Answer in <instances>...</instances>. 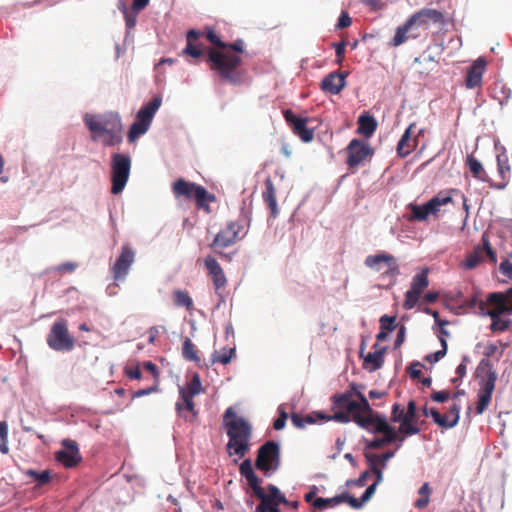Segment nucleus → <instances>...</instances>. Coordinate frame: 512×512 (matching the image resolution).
Segmentation results:
<instances>
[{
    "mask_svg": "<svg viewBox=\"0 0 512 512\" xmlns=\"http://www.w3.org/2000/svg\"><path fill=\"white\" fill-rule=\"evenodd\" d=\"M187 45L183 53L195 59L207 54V63L212 71L231 84H240L237 73L242 63L239 54L244 52L245 43L237 39L227 43L220 39L219 34H186Z\"/></svg>",
    "mask_w": 512,
    "mask_h": 512,
    "instance_id": "1",
    "label": "nucleus"
},
{
    "mask_svg": "<svg viewBox=\"0 0 512 512\" xmlns=\"http://www.w3.org/2000/svg\"><path fill=\"white\" fill-rule=\"evenodd\" d=\"M83 121L93 142H101L104 146H115L122 142L123 125L118 113H87Z\"/></svg>",
    "mask_w": 512,
    "mask_h": 512,
    "instance_id": "2",
    "label": "nucleus"
},
{
    "mask_svg": "<svg viewBox=\"0 0 512 512\" xmlns=\"http://www.w3.org/2000/svg\"><path fill=\"white\" fill-rule=\"evenodd\" d=\"M223 424L226 428L229 441L227 451L230 456L236 455L243 458L250 448L252 427L243 417L237 416L232 407L226 409L223 415Z\"/></svg>",
    "mask_w": 512,
    "mask_h": 512,
    "instance_id": "3",
    "label": "nucleus"
},
{
    "mask_svg": "<svg viewBox=\"0 0 512 512\" xmlns=\"http://www.w3.org/2000/svg\"><path fill=\"white\" fill-rule=\"evenodd\" d=\"M354 422L362 429L371 433L383 434L382 438H374L368 442L366 448L379 449L395 441H399L400 443L404 441V437L398 435L397 431L387 422L386 418L375 411L370 415H355Z\"/></svg>",
    "mask_w": 512,
    "mask_h": 512,
    "instance_id": "4",
    "label": "nucleus"
},
{
    "mask_svg": "<svg viewBox=\"0 0 512 512\" xmlns=\"http://www.w3.org/2000/svg\"><path fill=\"white\" fill-rule=\"evenodd\" d=\"M358 387L359 386L357 384H351L350 391L335 394L331 398L334 408L351 412L353 421L357 414L365 416L374 412L367 398L360 390H358Z\"/></svg>",
    "mask_w": 512,
    "mask_h": 512,
    "instance_id": "5",
    "label": "nucleus"
},
{
    "mask_svg": "<svg viewBox=\"0 0 512 512\" xmlns=\"http://www.w3.org/2000/svg\"><path fill=\"white\" fill-rule=\"evenodd\" d=\"M172 193L177 199L195 200L196 205L206 212H210L209 203L215 201V196L210 194L203 186L194 182L179 178L172 185Z\"/></svg>",
    "mask_w": 512,
    "mask_h": 512,
    "instance_id": "6",
    "label": "nucleus"
},
{
    "mask_svg": "<svg viewBox=\"0 0 512 512\" xmlns=\"http://www.w3.org/2000/svg\"><path fill=\"white\" fill-rule=\"evenodd\" d=\"M364 264L369 269L380 273L381 279L387 281L388 286H393L396 283L400 270L399 264L393 255L385 252L369 255L365 258Z\"/></svg>",
    "mask_w": 512,
    "mask_h": 512,
    "instance_id": "7",
    "label": "nucleus"
},
{
    "mask_svg": "<svg viewBox=\"0 0 512 512\" xmlns=\"http://www.w3.org/2000/svg\"><path fill=\"white\" fill-rule=\"evenodd\" d=\"M162 98L155 96L149 103L143 105L136 114V119L131 125L127 139L130 143L135 142L141 135L145 134L154 118L155 113L160 108Z\"/></svg>",
    "mask_w": 512,
    "mask_h": 512,
    "instance_id": "8",
    "label": "nucleus"
},
{
    "mask_svg": "<svg viewBox=\"0 0 512 512\" xmlns=\"http://www.w3.org/2000/svg\"><path fill=\"white\" fill-rule=\"evenodd\" d=\"M249 219L246 215L243 219L237 221H229L225 228L221 229L215 236L210 247L218 252L222 257H226L225 254L220 253L219 249L229 247L236 243L239 239L243 238L246 232H243L244 223L249 225Z\"/></svg>",
    "mask_w": 512,
    "mask_h": 512,
    "instance_id": "9",
    "label": "nucleus"
},
{
    "mask_svg": "<svg viewBox=\"0 0 512 512\" xmlns=\"http://www.w3.org/2000/svg\"><path fill=\"white\" fill-rule=\"evenodd\" d=\"M48 346L55 351H71L75 347V339L69 333L68 322L64 318L56 320L47 335Z\"/></svg>",
    "mask_w": 512,
    "mask_h": 512,
    "instance_id": "10",
    "label": "nucleus"
},
{
    "mask_svg": "<svg viewBox=\"0 0 512 512\" xmlns=\"http://www.w3.org/2000/svg\"><path fill=\"white\" fill-rule=\"evenodd\" d=\"M131 169V158L127 154L114 153L111 158V192L119 194L123 191Z\"/></svg>",
    "mask_w": 512,
    "mask_h": 512,
    "instance_id": "11",
    "label": "nucleus"
},
{
    "mask_svg": "<svg viewBox=\"0 0 512 512\" xmlns=\"http://www.w3.org/2000/svg\"><path fill=\"white\" fill-rule=\"evenodd\" d=\"M345 153L348 169L355 172L359 166L373 157L374 149L366 141L354 138L345 148Z\"/></svg>",
    "mask_w": 512,
    "mask_h": 512,
    "instance_id": "12",
    "label": "nucleus"
},
{
    "mask_svg": "<svg viewBox=\"0 0 512 512\" xmlns=\"http://www.w3.org/2000/svg\"><path fill=\"white\" fill-rule=\"evenodd\" d=\"M452 201L453 199L449 193L440 192L423 205L410 204L411 219L426 221L430 215L437 217L440 207L452 203Z\"/></svg>",
    "mask_w": 512,
    "mask_h": 512,
    "instance_id": "13",
    "label": "nucleus"
},
{
    "mask_svg": "<svg viewBox=\"0 0 512 512\" xmlns=\"http://www.w3.org/2000/svg\"><path fill=\"white\" fill-rule=\"evenodd\" d=\"M482 366L486 367L488 370L487 377L482 383L478 392V401L476 405V413L478 415H481L488 408L492 399V393L495 389V383L497 380V374L488 360L482 359L479 364V367Z\"/></svg>",
    "mask_w": 512,
    "mask_h": 512,
    "instance_id": "14",
    "label": "nucleus"
},
{
    "mask_svg": "<svg viewBox=\"0 0 512 512\" xmlns=\"http://www.w3.org/2000/svg\"><path fill=\"white\" fill-rule=\"evenodd\" d=\"M280 461V449L278 443L267 441L259 449L255 461L256 468L267 475L278 468Z\"/></svg>",
    "mask_w": 512,
    "mask_h": 512,
    "instance_id": "15",
    "label": "nucleus"
},
{
    "mask_svg": "<svg viewBox=\"0 0 512 512\" xmlns=\"http://www.w3.org/2000/svg\"><path fill=\"white\" fill-rule=\"evenodd\" d=\"M268 493L265 490L258 491L255 495L260 500L255 512H281L278 506L280 504H288L289 500L285 495L273 484L267 486Z\"/></svg>",
    "mask_w": 512,
    "mask_h": 512,
    "instance_id": "16",
    "label": "nucleus"
},
{
    "mask_svg": "<svg viewBox=\"0 0 512 512\" xmlns=\"http://www.w3.org/2000/svg\"><path fill=\"white\" fill-rule=\"evenodd\" d=\"M440 23L443 22V15L435 9H422L414 14L406 24L397 28L396 32H407L409 29L415 27L417 29H428L427 23Z\"/></svg>",
    "mask_w": 512,
    "mask_h": 512,
    "instance_id": "17",
    "label": "nucleus"
},
{
    "mask_svg": "<svg viewBox=\"0 0 512 512\" xmlns=\"http://www.w3.org/2000/svg\"><path fill=\"white\" fill-rule=\"evenodd\" d=\"M429 285L428 269L416 274L411 282L410 289L405 293L403 307L406 310L412 309L419 300L420 295Z\"/></svg>",
    "mask_w": 512,
    "mask_h": 512,
    "instance_id": "18",
    "label": "nucleus"
},
{
    "mask_svg": "<svg viewBox=\"0 0 512 512\" xmlns=\"http://www.w3.org/2000/svg\"><path fill=\"white\" fill-rule=\"evenodd\" d=\"M135 260V252L129 245H123L119 257L110 267V272L115 281L123 280L127 276L131 265Z\"/></svg>",
    "mask_w": 512,
    "mask_h": 512,
    "instance_id": "19",
    "label": "nucleus"
},
{
    "mask_svg": "<svg viewBox=\"0 0 512 512\" xmlns=\"http://www.w3.org/2000/svg\"><path fill=\"white\" fill-rule=\"evenodd\" d=\"M284 118L291 126L293 133L303 142H311L314 138V129L307 127L308 118L296 116L290 109L284 111Z\"/></svg>",
    "mask_w": 512,
    "mask_h": 512,
    "instance_id": "20",
    "label": "nucleus"
},
{
    "mask_svg": "<svg viewBox=\"0 0 512 512\" xmlns=\"http://www.w3.org/2000/svg\"><path fill=\"white\" fill-rule=\"evenodd\" d=\"M485 255L488 256L493 263H496V254L488 240L483 237V246L475 247L474 250L466 256L465 260L462 261L461 265L468 270L474 269L484 260Z\"/></svg>",
    "mask_w": 512,
    "mask_h": 512,
    "instance_id": "21",
    "label": "nucleus"
},
{
    "mask_svg": "<svg viewBox=\"0 0 512 512\" xmlns=\"http://www.w3.org/2000/svg\"><path fill=\"white\" fill-rule=\"evenodd\" d=\"M63 449L56 452V460L66 468H72L79 464L82 457L79 453L76 442L72 440H63Z\"/></svg>",
    "mask_w": 512,
    "mask_h": 512,
    "instance_id": "22",
    "label": "nucleus"
},
{
    "mask_svg": "<svg viewBox=\"0 0 512 512\" xmlns=\"http://www.w3.org/2000/svg\"><path fill=\"white\" fill-rule=\"evenodd\" d=\"M507 302H509L507 295L501 292L490 293L487 297V304H490L494 307L485 311L486 304L481 302L480 310L483 314L488 315L490 318H498L502 314H508Z\"/></svg>",
    "mask_w": 512,
    "mask_h": 512,
    "instance_id": "23",
    "label": "nucleus"
},
{
    "mask_svg": "<svg viewBox=\"0 0 512 512\" xmlns=\"http://www.w3.org/2000/svg\"><path fill=\"white\" fill-rule=\"evenodd\" d=\"M204 265L211 277L216 294H220L227 285V278L222 267L212 256H207L204 259Z\"/></svg>",
    "mask_w": 512,
    "mask_h": 512,
    "instance_id": "24",
    "label": "nucleus"
},
{
    "mask_svg": "<svg viewBox=\"0 0 512 512\" xmlns=\"http://www.w3.org/2000/svg\"><path fill=\"white\" fill-rule=\"evenodd\" d=\"M391 421L394 423H400L397 433L404 438L405 436H412L420 432V428L417 425H411L407 423V417H405V409L398 403L392 406Z\"/></svg>",
    "mask_w": 512,
    "mask_h": 512,
    "instance_id": "25",
    "label": "nucleus"
},
{
    "mask_svg": "<svg viewBox=\"0 0 512 512\" xmlns=\"http://www.w3.org/2000/svg\"><path fill=\"white\" fill-rule=\"evenodd\" d=\"M487 61L484 57L477 58L467 69L465 77V86L468 89H474L482 85V77L486 70Z\"/></svg>",
    "mask_w": 512,
    "mask_h": 512,
    "instance_id": "26",
    "label": "nucleus"
},
{
    "mask_svg": "<svg viewBox=\"0 0 512 512\" xmlns=\"http://www.w3.org/2000/svg\"><path fill=\"white\" fill-rule=\"evenodd\" d=\"M347 73L331 72L321 81V90L325 93L337 95L346 86Z\"/></svg>",
    "mask_w": 512,
    "mask_h": 512,
    "instance_id": "27",
    "label": "nucleus"
},
{
    "mask_svg": "<svg viewBox=\"0 0 512 512\" xmlns=\"http://www.w3.org/2000/svg\"><path fill=\"white\" fill-rule=\"evenodd\" d=\"M149 0H133L131 7L122 4L121 11L124 15L127 29H132L137 20V14L148 5Z\"/></svg>",
    "mask_w": 512,
    "mask_h": 512,
    "instance_id": "28",
    "label": "nucleus"
},
{
    "mask_svg": "<svg viewBox=\"0 0 512 512\" xmlns=\"http://www.w3.org/2000/svg\"><path fill=\"white\" fill-rule=\"evenodd\" d=\"M239 470H240V474L245 477L248 485L251 487V489L253 490V495H257L258 494V491H262L264 490L261 486H260V483H261V480L259 479V477L255 474L254 470H253V467H252V463H251V460L250 459H245L241 464H240V467H239Z\"/></svg>",
    "mask_w": 512,
    "mask_h": 512,
    "instance_id": "29",
    "label": "nucleus"
},
{
    "mask_svg": "<svg viewBox=\"0 0 512 512\" xmlns=\"http://www.w3.org/2000/svg\"><path fill=\"white\" fill-rule=\"evenodd\" d=\"M181 401H178L175 405L176 411L180 417L185 420L193 421L198 412L195 409L193 398L187 397L186 395L180 396Z\"/></svg>",
    "mask_w": 512,
    "mask_h": 512,
    "instance_id": "30",
    "label": "nucleus"
},
{
    "mask_svg": "<svg viewBox=\"0 0 512 512\" xmlns=\"http://www.w3.org/2000/svg\"><path fill=\"white\" fill-rule=\"evenodd\" d=\"M415 124L409 125L397 144V153L401 158L408 156L417 146V139H411V131Z\"/></svg>",
    "mask_w": 512,
    "mask_h": 512,
    "instance_id": "31",
    "label": "nucleus"
},
{
    "mask_svg": "<svg viewBox=\"0 0 512 512\" xmlns=\"http://www.w3.org/2000/svg\"><path fill=\"white\" fill-rule=\"evenodd\" d=\"M497 166H498V172L502 179V182L496 185H492L493 187L497 189H503L506 187L508 183V178L510 174V165L508 163V156L505 152L500 153L497 156Z\"/></svg>",
    "mask_w": 512,
    "mask_h": 512,
    "instance_id": "32",
    "label": "nucleus"
},
{
    "mask_svg": "<svg viewBox=\"0 0 512 512\" xmlns=\"http://www.w3.org/2000/svg\"><path fill=\"white\" fill-rule=\"evenodd\" d=\"M263 199L265 203L268 205L271 211V215L276 217L278 214V206L276 200V192L274 188V184L270 178L265 180V190L263 192Z\"/></svg>",
    "mask_w": 512,
    "mask_h": 512,
    "instance_id": "33",
    "label": "nucleus"
},
{
    "mask_svg": "<svg viewBox=\"0 0 512 512\" xmlns=\"http://www.w3.org/2000/svg\"><path fill=\"white\" fill-rule=\"evenodd\" d=\"M377 129L376 120L369 115H361L358 118V128L357 133L365 136L366 138H370Z\"/></svg>",
    "mask_w": 512,
    "mask_h": 512,
    "instance_id": "34",
    "label": "nucleus"
},
{
    "mask_svg": "<svg viewBox=\"0 0 512 512\" xmlns=\"http://www.w3.org/2000/svg\"><path fill=\"white\" fill-rule=\"evenodd\" d=\"M202 392V383L198 373L192 375L191 380L186 384L185 387L179 388L180 396L186 395L187 397L194 398V396Z\"/></svg>",
    "mask_w": 512,
    "mask_h": 512,
    "instance_id": "35",
    "label": "nucleus"
},
{
    "mask_svg": "<svg viewBox=\"0 0 512 512\" xmlns=\"http://www.w3.org/2000/svg\"><path fill=\"white\" fill-rule=\"evenodd\" d=\"M384 362V350L369 352L364 357L363 367L370 372L380 369Z\"/></svg>",
    "mask_w": 512,
    "mask_h": 512,
    "instance_id": "36",
    "label": "nucleus"
},
{
    "mask_svg": "<svg viewBox=\"0 0 512 512\" xmlns=\"http://www.w3.org/2000/svg\"><path fill=\"white\" fill-rule=\"evenodd\" d=\"M466 163L472 173V175L481 180V181H488L487 174L481 164L480 161H478L473 155H468Z\"/></svg>",
    "mask_w": 512,
    "mask_h": 512,
    "instance_id": "37",
    "label": "nucleus"
},
{
    "mask_svg": "<svg viewBox=\"0 0 512 512\" xmlns=\"http://www.w3.org/2000/svg\"><path fill=\"white\" fill-rule=\"evenodd\" d=\"M174 304L177 307H185L187 311H192L194 304L193 299L191 298L188 291L185 290H175L173 292Z\"/></svg>",
    "mask_w": 512,
    "mask_h": 512,
    "instance_id": "38",
    "label": "nucleus"
},
{
    "mask_svg": "<svg viewBox=\"0 0 512 512\" xmlns=\"http://www.w3.org/2000/svg\"><path fill=\"white\" fill-rule=\"evenodd\" d=\"M431 493L432 489L430 484L425 482L418 490L419 498L414 502V507L416 509L426 508L430 502Z\"/></svg>",
    "mask_w": 512,
    "mask_h": 512,
    "instance_id": "39",
    "label": "nucleus"
},
{
    "mask_svg": "<svg viewBox=\"0 0 512 512\" xmlns=\"http://www.w3.org/2000/svg\"><path fill=\"white\" fill-rule=\"evenodd\" d=\"M182 356L187 361H192L195 363L200 362V358L198 356V351H197L194 343L189 338H185V340L183 341Z\"/></svg>",
    "mask_w": 512,
    "mask_h": 512,
    "instance_id": "40",
    "label": "nucleus"
},
{
    "mask_svg": "<svg viewBox=\"0 0 512 512\" xmlns=\"http://www.w3.org/2000/svg\"><path fill=\"white\" fill-rule=\"evenodd\" d=\"M25 475L31 477L37 483L38 487L46 485L51 480V475L48 470L38 472L33 469H28L25 471Z\"/></svg>",
    "mask_w": 512,
    "mask_h": 512,
    "instance_id": "41",
    "label": "nucleus"
},
{
    "mask_svg": "<svg viewBox=\"0 0 512 512\" xmlns=\"http://www.w3.org/2000/svg\"><path fill=\"white\" fill-rule=\"evenodd\" d=\"M342 503V499H341V494L340 495H337L335 497H332V498H322V497H318L316 498L312 505L316 508V509H319V510H323V509H326L328 507H335L339 504Z\"/></svg>",
    "mask_w": 512,
    "mask_h": 512,
    "instance_id": "42",
    "label": "nucleus"
},
{
    "mask_svg": "<svg viewBox=\"0 0 512 512\" xmlns=\"http://www.w3.org/2000/svg\"><path fill=\"white\" fill-rule=\"evenodd\" d=\"M460 411H461L460 404L454 402L450 406L448 412L444 415L445 417H447L449 429L455 427L458 424L459 419H460Z\"/></svg>",
    "mask_w": 512,
    "mask_h": 512,
    "instance_id": "43",
    "label": "nucleus"
},
{
    "mask_svg": "<svg viewBox=\"0 0 512 512\" xmlns=\"http://www.w3.org/2000/svg\"><path fill=\"white\" fill-rule=\"evenodd\" d=\"M235 354V348H224L222 353L215 351L212 355V363L228 364Z\"/></svg>",
    "mask_w": 512,
    "mask_h": 512,
    "instance_id": "44",
    "label": "nucleus"
},
{
    "mask_svg": "<svg viewBox=\"0 0 512 512\" xmlns=\"http://www.w3.org/2000/svg\"><path fill=\"white\" fill-rule=\"evenodd\" d=\"M512 321L501 317L491 318L490 329L492 332H504L510 328Z\"/></svg>",
    "mask_w": 512,
    "mask_h": 512,
    "instance_id": "45",
    "label": "nucleus"
},
{
    "mask_svg": "<svg viewBox=\"0 0 512 512\" xmlns=\"http://www.w3.org/2000/svg\"><path fill=\"white\" fill-rule=\"evenodd\" d=\"M440 343L442 346V349L439 351H436L435 353L429 354L425 357L426 361L430 363L438 362L441 358H443L447 353V341L443 337H440Z\"/></svg>",
    "mask_w": 512,
    "mask_h": 512,
    "instance_id": "46",
    "label": "nucleus"
},
{
    "mask_svg": "<svg viewBox=\"0 0 512 512\" xmlns=\"http://www.w3.org/2000/svg\"><path fill=\"white\" fill-rule=\"evenodd\" d=\"M429 416H431L434 423L440 426L441 428L449 429L447 417L442 415L436 408L429 409Z\"/></svg>",
    "mask_w": 512,
    "mask_h": 512,
    "instance_id": "47",
    "label": "nucleus"
},
{
    "mask_svg": "<svg viewBox=\"0 0 512 512\" xmlns=\"http://www.w3.org/2000/svg\"><path fill=\"white\" fill-rule=\"evenodd\" d=\"M395 321H396V317L383 315L379 320L380 329L386 330L388 332H392L396 328Z\"/></svg>",
    "mask_w": 512,
    "mask_h": 512,
    "instance_id": "48",
    "label": "nucleus"
},
{
    "mask_svg": "<svg viewBox=\"0 0 512 512\" xmlns=\"http://www.w3.org/2000/svg\"><path fill=\"white\" fill-rule=\"evenodd\" d=\"M416 403L413 400H410L407 405V409L405 410V417H407V423L411 425H416Z\"/></svg>",
    "mask_w": 512,
    "mask_h": 512,
    "instance_id": "49",
    "label": "nucleus"
},
{
    "mask_svg": "<svg viewBox=\"0 0 512 512\" xmlns=\"http://www.w3.org/2000/svg\"><path fill=\"white\" fill-rule=\"evenodd\" d=\"M341 499L342 503L347 502L354 509L361 508L365 503V501L362 500V497L360 499H357L353 496H350L348 493H342Z\"/></svg>",
    "mask_w": 512,
    "mask_h": 512,
    "instance_id": "50",
    "label": "nucleus"
},
{
    "mask_svg": "<svg viewBox=\"0 0 512 512\" xmlns=\"http://www.w3.org/2000/svg\"><path fill=\"white\" fill-rule=\"evenodd\" d=\"M370 464V473H373L376 476L374 483L380 484L383 480V468L381 465L376 463L374 460H369Z\"/></svg>",
    "mask_w": 512,
    "mask_h": 512,
    "instance_id": "51",
    "label": "nucleus"
},
{
    "mask_svg": "<svg viewBox=\"0 0 512 512\" xmlns=\"http://www.w3.org/2000/svg\"><path fill=\"white\" fill-rule=\"evenodd\" d=\"M351 24H352V19H351L350 15L348 14V12L342 11L335 27H336V29L342 30V29H346V28L350 27Z\"/></svg>",
    "mask_w": 512,
    "mask_h": 512,
    "instance_id": "52",
    "label": "nucleus"
},
{
    "mask_svg": "<svg viewBox=\"0 0 512 512\" xmlns=\"http://www.w3.org/2000/svg\"><path fill=\"white\" fill-rule=\"evenodd\" d=\"M394 456L393 451H387L383 453L382 455H370L367 456L368 460H374L376 463L381 465L382 467L386 466V461L389 460Z\"/></svg>",
    "mask_w": 512,
    "mask_h": 512,
    "instance_id": "53",
    "label": "nucleus"
},
{
    "mask_svg": "<svg viewBox=\"0 0 512 512\" xmlns=\"http://www.w3.org/2000/svg\"><path fill=\"white\" fill-rule=\"evenodd\" d=\"M352 419L351 412L346 410H340L333 415H331V420H336L341 423H348Z\"/></svg>",
    "mask_w": 512,
    "mask_h": 512,
    "instance_id": "54",
    "label": "nucleus"
},
{
    "mask_svg": "<svg viewBox=\"0 0 512 512\" xmlns=\"http://www.w3.org/2000/svg\"><path fill=\"white\" fill-rule=\"evenodd\" d=\"M469 362V358L467 356H463L462 362L456 368V374L458 378H453L452 383H457L459 378H462L466 375L467 363Z\"/></svg>",
    "mask_w": 512,
    "mask_h": 512,
    "instance_id": "55",
    "label": "nucleus"
},
{
    "mask_svg": "<svg viewBox=\"0 0 512 512\" xmlns=\"http://www.w3.org/2000/svg\"><path fill=\"white\" fill-rule=\"evenodd\" d=\"M423 365L420 362H412L408 367V373L411 378L419 379L422 374Z\"/></svg>",
    "mask_w": 512,
    "mask_h": 512,
    "instance_id": "56",
    "label": "nucleus"
},
{
    "mask_svg": "<svg viewBox=\"0 0 512 512\" xmlns=\"http://www.w3.org/2000/svg\"><path fill=\"white\" fill-rule=\"evenodd\" d=\"M451 397L450 393L446 390L435 391L431 394V399L438 403H444Z\"/></svg>",
    "mask_w": 512,
    "mask_h": 512,
    "instance_id": "57",
    "label": "nucleus"
},
{
    "mask_svg": "<svg viewBox=\"0 0 512 512\" xmlns=\"http://www.w3.org/2000/svg\"><path fill=\"white\" fill-rule=\"evenodd\" d=\"M287 418V413L284 410H279V417L273 423L274 429L281 430L284 428Z\"/></svg>",
    "mask_w": 512,
    "mask_h": 512,
    "instance_id": "58",
    "label": "nucleus"
},
{
    "mask_svg": "<svg viewBox=\"0 0 512 512\" xmlns=\"http://www.w3.org/2000/svg\"><path fill=\"white\" fill-rule=\"evenodd\" d=\"M161 330H164L162 326H152L148 330V343L153 344L159 336Z\"/></svg>",
    "mask_w": 512,
    "mask_h": 512,
    "instance_id": "59",
    "label": "nucleus"
},
{
    "mask_svg": "<svg viewBox=\"0 0 512 512\" xmlns=\"http://www.w3.org/2000/svg\"><path fill=\"white\" fill-rule=\"evenodd\" d=\"M499 270L504 276L512 278V263L509 260L502 261Z\"/></svg>",
    "mask_w": 512,
    "mask_h": 512,
    "instance_id": "60",
    "label": "nucleus"
},
{
    "mask_svg": "<svg viewBox=\"0 0 512 512\" xmlns=\"http://www.w3.org/2000/svg\"><path fill=\"white\" fill-rule=\"evenodd\" d=\"M158 389L157 383H155L153 386L145 388V389H139L133 394V398H140L146 395H149L153 392H156Z\"/></svg>",
    "mask_w": 512,
    "mask_h": 512,
    "instance_id": "61",
    "label": "nucleus"
},
{
    "mask_svg": "<svg viewBox=\"0 0 512 512\" xmlns=\"http://www.w3.org/2000/svg\"><path fill=\"white\" fill-rule=\"evenodd\" d=\"M405 337H406V327L404 325H401L398 329L397 337H396V340L394 343L395 348L400 347L404 343Z\"/></svg>",
    "mask_w": 512,
    "mask_h": 512,
    "instance_id": "62",
    "label": "nucleus"
},
{
    "mask_svg": "<svg viewBox=\"0 0 512 512\" xmlns=\"http://www.w3.org/2000/svg\"><path fill=\"white\" fill-rule=\"evenodd\" d=\"M143 367L145 370H147L148 372H150L152 374V376L155 378V382L157 383V378L159 376V371H158L157 366L154 363H152L151 361H147V362H144Z\"/></svg>",
    "mask_w": 512,
    "mask_h": 512,
    "instance_id": "63",
    "label": "nucleus"
},
{
    "mask_svg": "<svg viewBox=\"0 0 512 512\" xmlns=\"http://www.w3.org/2000/svg\"><path fill=\"white\" fill-rule=\"evenodd\" d=\"M77 267V264L73 262H65L55 268L58 272H73Z\"/></svg>",
    "mask_w": 512,
    "mask_h": 512,
    "instance_id": "64",
    "label": "nucleus"
}]
</instances>
